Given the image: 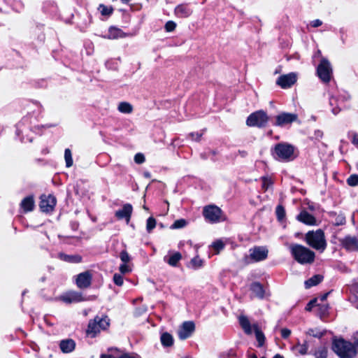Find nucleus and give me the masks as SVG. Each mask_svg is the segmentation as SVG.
<instances>
[{
	"instance_id": "nucleus-1",
	"label": "nucleus",
	"mask_w": 358,
	"mask_h": 358,
	"mask_svg": "<svg viewBox=\"0 0 358 358\" xmlns=\"http://www.w3.org/2000/svg\"><path fill=\"white\" fill-rule=\"evenodd\" d=\"M289 250L294 259L301 264H312L315 260V252L302 245L292 244Z\"/></svg>"
},
{
	"instance_id": "nucleus-2",
	"label": "nucleus",
	"mask_w": 358,
	"mask_h": 358,
	"mask_svg": "<svg viewBox=\"0 0 358 358\" xmlns=\"http://www.w3.org/2000/svg\"><path fill=\"white\" fill-rule=\"evenodd\" d=\"M305 239L308 245L320 252H323L327 248L324 233L321 229L308 231Z\"/></svg>"
},
{
	"instance_id": "nucleus-3",
	"label": "nucleus",
	"mask_w": 358,
	"mask_h": 358,
	"mask_svg": "<svg viewBox=\"0 0 358 358\" xmlns=\"http://www.w3.org/2000/svg\"><path fill=\"white\" fill-rule=\"evenodd\" d=\"M333 350L341 358H353L357 354L355 345L343 339L335 341Z\"/></svg>"
},
{
	"instance_id": "nucleus-4",
	"label": "nucleus",
	"mask_w": 358,
	"mask_h": 358,
	"mask_svg": "<svg viewBox=\"0 0 358 358\" xmlns=\"http://www.w3.org/2000/svg\"><path fill=\"white\" fill-rule=\"evenodd\" d=\"M273 155L278 160L292 161L295 158L294 148L290 144L280 143L275 145Z\"/></svg>"
},
{
	"instance_id": "nucleus-5",
	"label": "nucleus",
	"mask_w": 358,
	"mask_h": 358,
	"mask_svg": "<svg viewBox=\"0 0 358 358\" xmlns=\"http://www.w3.org/2000/svg\"><path fill=\"white\" fill-rule=\"evenodd\" d=\"M109 326V320L106 315H97L93 321L88 324L86 333L94 338L100 331L106 329Z\"/></svg>"
},
{
	"instance_id": "nucleus-6",
	"label": "nucleus",
	"mask_w": 358,
	"mask_h": 358,
	"mask_svg": "<svg viewBox=\"0 0 358 358\" xmlns=\"http://www.w3.org/2000/svg\"><path fill=\"white\" fill-rule=\"evenodd\" d=\"M268 121L267 114L263 110H258L248 116L246 124L249 127H264Z\"/></svg>"
},
{
	"instance_id": "nucleus-7",
	"label": "nucleus",
	"mask_w": 358,
	"mask_h": 358,
	"mask_svg": "<svg viewBox=\"0 0 358 358\" xmlns=\"http://www.w3.org/2000/svg\"><path fill=\"white\" fill-rule=\"evenodd\" d=\"M327 294L323 295L320 299H315L309 302L306 307V310L308 312L310 311H318L320 313H325L329 310V306L325 303Z\"/></svg>"
},
{
	"instance_id": "nucleus-8",
	"label": "nucleus",
	"mask_w": 358,
	"mask_h": 358,
	"mask_svg": "<svg viewBox=\"0 0 358 358\" xmlns=\"http://www.w3.org/2000/svg\"><path fill=\"white\" fill-rule=\"evenodd\" d=\"M317 73L319 78L324 83H329L332 75V68L329 62L327 59H322L319 64Z\"/></svg>"
},
{
	"instance_id": "nucleus-9",
	"label": "nucleus",
	"mask_w": 358,
	"mask_h": 358,
	"mask_svg": "<svg viewBox=\"0 0 358 358\" xmlns=\"http://www.w3.org/2000/svg\"><path fill=\"white\" fill-rule=\"evenodd\" d=\"M222 211L220 208L215 206L205 207L203 209V216L210 222H217L220 221Z\"/></svg>"
},
{
	"instance_id": "nucleus-10",
	"label": "nucleus",
	"mask_w": 358,
	"mask_h": 358,
	"mask_svg": "<svg viewBox=\"0 0 358 358\" xmlns=\"http://www.w3.org/2000/svg\"><path fill=\"white\" fill-rule=\"evenodd\" d=\"M297 118L298 116L295 113H282L276 116L275 125L284 127L296 121Z\"/></svg>"
},
{
	"instance_id": "nucleus-11",
	"label": "nucleus",
	"mask_w": 358,
	"mask_h": 358,
	"mask_svg": "<svg viewBox=\"0 0 358 358\" xmlns=\"http://www.w3.org/2000/svg\"><path fill=\"white\" fill-rule=\"evenodd\" d=\"M268 251L265 247L258 246L250 250V257L254 262H260L266 259Z\"/></svg>"
},
{
	"instance_id": "nucleus-12",
	"label": "nucleus",
	"mask_w": 358,
	"mask_h": 358,
	"mask_svg": "<svg viewBox=\"0 0 358 358\" xmlns=\"http://www.w3.org/2000/svg\"><path fill=\"white\" fill-rule=\"evenodd\" d=\"M56 205V199L52 195H43L41 197L40 208L43 212H50Z\"/></svg>"
},
{
	"instance_id": "nucleus-13",
	"label": "nucleus",
	"mask_w": 358,
	"mask_h": 358,
	"mask_svg": "<svg viewBox=\"0 0 358 358\" xmlns=\"http://www.w3.org/2000/svg\"><path fill=\"white\" fill-rule=\"evenodd\" d=\"M339 241L345 250L351 252L358 251V239L357 237L348 236L340 239Z\"/></svg>"
},
{
	"instance_id": "nucleus-14",
	"label": "nucleus",
	"mask_w": 358,
	"mask_h": 358,
	"mask_svg": "<svg viewBox=\"0 0 358 358\" xmlns=\"http://www.w3.org/2000/svg\"><path fill=\"white\" fill-rule=\"evenodd\" d=\"M195 329L194 323L192 321L185 322L178 330L179 338L185 340L190 336Z\"/></svg>"
},
{
	"instance_id": "nucleus-15",
	"label": "nucleus",
	"mask_w": 358,
	"mask_h": 358,
	"mask_svg": "<svg viewBox=\"0 0 358 358\" xmlns=\"http://www.w3.org/2000/svg\"><path fill=\"white\" fill-rule=\"evenodd\" d=\"M296 81V75L294 73L281 76L277 80V84L282 88H288Z\"/></svg>"
},
{
	"instance_id": "nucleus-16",
	"label": "nucleus",
	"mask_w": 358,
	"mask_h": 358,
	"mask_svg": "<svg viewBox=\"0 0 358 358\" xmlns=\"http://www.w3.org/2000/svg\"><path fill=\"white\" fill-rule=\"evenodd\" d=\"M92 274L90 271H85L78 274L76 277V285L80 289H85L91 285Z\"/></svg>"
},
{
	"instance_id": "nucleus-17",
	"label": "nucleus",
	"mask_w": 358,
	"mask_h": 358,
	"mask_svg": "<svg viewBox=\"0 0 358 358\" xmlns=\"http://www.w3.org/2000/svg\"><path fill=\"white\" fill-rule=\"evenodd\" d=\"M59 299L66 303H71L82 301L83 298L81 293L71 291L60 296Z\"/></svg>"
},
{
	"instance_id": "nucleus-18",
	"label": "nucleus",
	"mask_w": 358,
	"mask_h": 358,
	"mask_svg": "<svg viewBox=\"0 0 358 358\" xmlns=\"http://www.w3.org/2000/svg\"><path fill=\"white\" fill-rule=\"evenodd\" d=\"M132 213L131 205L127 203L123 206L122 208L115 212V215L118 219H126L127 223H129Z\"/></svg>"
},
{
	"instance_id": "nucleus-19",
	"label": "nucleus",
	"mask_w": 358,
	"mask_h": 358,
	"mask_svg": "<svg viewBox=\"0 0 358 358\" xmlns=\"http://www.w3.org/2000/svg\"><path fill=\"white\" fill-rule=\"evenodd\" d=\"M297 220L308 225H316L315 217L306 210L301 211L297 216Z\"/></svg>"
},
{
	"instance_id": "nucleus-20",
	"label": "nucleus",
	"mask_w": 358,
	"mask_h": 358,
	"mask_svg": "<svg viewBox=\"0 0 358 358\" xmlns=\"http://www.w3.org/2000/svg\"><path fill=\"white\" fill-rule=\"evenodd\" d=\"M175 15L181 18H186L192 13V10L185 4H180L176 7L174 10Z\"/></svg>"
},
{
	"instance_id": "nucleus-21",
	"label": "nucleus",
	"mask_w": 358,
	"mask_h": 358,
	"mask_svg": "<svg viewBox=\"0 0 358 358\" xmlns=\"http://www.w3.org/2000/svg\"><path fill=\"white\" fill-rule=\"evenodd\" d=\"M329 217L331 218L333 224L336 226L343 225L346 222L345 216L342 213L331 212Z\"/></svg>"
},
{
	"instance_id": "nucleus-22",
	"label": "nucleus",
	"mask_w": 358,
	"mask_h": 358,
	"mask_svg": "<svg viewBox=\"0 0 358 358\" xmlns=\"http://www.w3.org/2000/svg\"><path fill=\"white\" fill-rule=\"evenodd\" d=\"M238 320L240 325L243 330L244 331V332L248 335L251 334L252 332V329L253 327L252 325H251L248 318L246 316L241 315L239 317Z\"/></svg>"
},
{
	"instance_id": "nucleus-23",
	"label": "nucleus",
	"mask_w": 358,
	"mask_h": 358,
	"mask_svg": "<svg viewBox=\"0 0 358 358\" xmlns=\"http://www.w3.org/2000/svg\"><path fill=\"white\" fill-rule=\"evenodd\" d=\"M34 201L32 196L24 198L21 202V207L24 212H29L34 209Z\"/></svg>"
},
{
	"instance_id": "nucleus-24",
	"label": "nucleus",
	"mask_w": 358,
	"mask_h": 358,
	"mask_svg": "<svg viewBox=\"0 0 358 358\" xmlns=\"http://www.w3.org/2000/svg\"><path fill=\"white\" fill-rule=\"evenodd\" d=\"M181 259V254L178 252H176L170 255L169 257H165L164 261L166 262L170 266H176Z\"/></svg>"
},
{
	"instance_id": "nucleus-25",
	"label": "nucleus",
	"mask_w": 358,
	"mask_h": 358,
	"mask_svg": "<svg viewBox=\"0 0 358 358\" xmlns=\"http://www.w3.org/2000/svg\"><path fill=\"white\" fill-rule=\"evenodd\" d=\"M250 289L253 295L258 298H263L264 291L263 287L259 282H254L250 286Z\"/></svg>"
},
{
	"instance_id": "nucleus-26",
	"label": "nucleus",
	"mask_w": 358,
	"mask_h": 358,
	"mask_svg": "<svg viewBox=\"0 0 358 358\" xmlns=\"http://www.w3.org/2000/svg\"><path fill=\"white\" fill-rule=\"evenodd\" d=\"M75 348V343L73 340L69 339L62 341L60 343V348L63 352L67 353L71 352Z\"/></svg>"
},
{
	"instance_id": "nucleus-27",
	"label": "nucleus",
	"mask_w": 358,
	"mask_h": 358,
	"mask_svg": "<svg viewBox=\"0 0 358 358\" xmlns=\"http://www.w3.org/2000/svg\"><path fill=\"white\" fill-rule=\"evenodd\" d=\"M124 36L122 31L115 27H110L107 36L105 37L108 39H117Z\"/></svg>"
},
{
	"instance_id": "nucleus-28",
	"label": "nucleus",
	"mask_w": 358,
	"mask_h": 358,
	"mask_svg": "<svg viewBox=\"0 0 358 358\" xmlns=\"http://www.w3.org/2000/svg\"><path fill=\"white\" fill-rule=\"evenodd\" d=\"M323 280L321 275H315L305 282L306 288H310L313 286L318 285Z\"/></svg>"
},
{
	"instance_id": "nucleus-29",
	"label": "nucleus",
	"mask_w": 358,
	"mask_h": 358,
	"mask_svg": "<svg viewBox=\"0 0 358 358\" xmlns=\"http://www.w3.org/2000/svg\"><path fill=\"white\" fill-rule=\"evenodd\" d=\"M118 110L122 113L130 114L133 112V106L131 103L122 101L118 104Z\"/></svg>"
},
{
	"instance_id": "nucleus-30",
	"label": "nucleus",
	"mask_w": 358,
	"mask_h": 358,
	"mask_svg": "<svg viewBox=\"0 0 358 358\" xmlns=\"http://www.w3.org/2000/svg\"><path fill=\"white\" fill-rule=\"evenodd\" d=\"M252 327H253V329H254L255 335H256V338L259 343V345L262 346L264 343V339H265L264 335L262 332V331L259 329L257 324H253Z\"/></svg>"
},
{
	"instance_id": "nucleus-31",
	"label": "nucleus",
	"mask_w": 358,
	"mask_h": 358,
	"mask_svg": "<svg viewBox=\"0 0 358 358\" xmlns=\"http://www.w3.org/2000/svg\"><path fill=\"white\" fill-rule=\"evenodd\" d=\"M60 257L63 260L71 263H79L81 262L82 259L81 257L79 255H66L61 254Z\"/></svg>"
},
{
	"instance_id": "nucleus-32",
	"label": "nucleus",
	"mask_w": 358,
	"mask_h": 358,
	"mask_svg": "<svg viewBox=\"0 0 358 358\" xmlns=\"http://www.w3.org/2000/svg\"><path fill=\"white\" fill-rule=\"evenodd\" d=\"M161 341L163 345L170 347L173 345V337L168 333H164L161 336Z\"/></svg>"
},
{
	"instance_id": "nucleus-33",
	"label": "nucleus",
	"mask_w": 358,
	"mask_h": 358,
	"mask_svg": "<svg viewBox=\"0 0 358 358\" xmlns=\"http://www.w3.org/2000/svg\"><path fill=\"white\" fill-rule=\"evenodd\" d=\"M64 159L66 166L71 167L73 165V159L71 151L69 148H66L64 151Z\"/></svg>"
},
{
	"instance_id": "nucleus-34",
	"label": "nucleus",
	"mask_w": 358,
	"mask_h": 358,
	"mask_svg": "<svg viewBox=\"0 0 358 358\" xmlns=\"http://www.w3.org/2000/svg\"><path fill=\"white\" fill-rule=\"evenodd\" d=\"M98 10H99L102 15L105 16H109L110 15H111L113 12V8L111 7L106 6L103 4H100L98 8Z\"/></svg>"
},
{
	"instance_id": "nucleus-35",
	"label": "nucleus",
	"mask_w": 358,
	"mask_h": 358,
	"mask_svg": "<svg viewBox=\"0 0 358 358\" xmlns=\"http://www.w3.org/2000/svg\"><path fill=\"white\" fill-rule=\"evenodd\" d=\"M347 183L349 186L355 187L358 185V175L352 174L347 179Z\"/></svg>"
},
{
	"instance_id": "nucleus-36",
	"label": "nucleus",
	"mask_w": 358,
	"mask_h": 358,
	"mask_svg": "<svg viewBox=\"0 0 358 358\" xmlns=\"http://www.w3.org/2000/svg\"><path fill=\"white\" fill-rule=\"evenodd\" d=\"M156 226V220L153 217H150L147 220L146 229L148 232H150Z\"/></svg>"
},
{
	"instance_id": "nucleus-37",
	"label": "nucleus",
	"mask_w": 358,
	"mask_h": 358,
	"mask_svg": "<svg viewBox=\"0 0 358 358\" xmlns=\"http://www.w3.org/2000/svg\"><path fill=\"white\" fill-rule=\"evenodd\" d=\"M275 213L278 219L279 220H282L285 216V208L282 206L278 205L276 207Z\"/></svg>"
},
{
	"instance_id": "nucleus-38",
	"label": "nucleus",
	"mask_w": 358,
	"mask_h": 358,
	"mask_svg": "<svg viewBox=\"0 0 358 358\" xmlns=\"http://www.w3.org/2000/svg\"><path fill=\"white\" fill-rule=\"evenodd\" d=\"M187 224V221L184 219L177 220L174 222L173 225L171 226V229H180L185 227Z\"/></svg>"
},
{
	"instance_id": "nucleus-39",
	"label": "nucleus",
	"mask_w": 358,
	"mask_h": 358,
	"mask_svg": "<svg viewBox=\"0 0 358 358\" xmlns=\"http://www.w3.org/2000/svg\"><path fill=\"white\" fill-rule=\"evenodd\" d=\"M212 247L217 254L224 248V244L222 241L217 240L213 243Z\"/></svg>"
},
{
	"instance_id": "nucleus-40",
	"label": "nucleus",
	"mask_w": 358,
	"mask_h": 358,
	"mask_svg": "<svg viewBox=\"0 0 358 358\" xmlns=\"http://www.w3.org/2000/svg\"><path fill=\"white\" fill-rule=\"evenodd\" d=\"M190 264L194 268H198L202 266L203 262L199 257H196L191 260Z\"/></svg>"
},
{
	"instance_id": "nucleus-41",
	"label": "nucleus",
	"mask_w": 358,
	"mask_h": 358,
	"mask_svg": "<svg viewBox=\"0 0 358 358\" xmlns=\"http://www.w3.org/2000/svg\"><path fill=\"white\" fill-rule=\"evenodd\" d=\"M113 282L117 286H122L123 285V277L121 274L115 273L113 275Z\"/></svg>"
},
{
	"instance_id": "nucleus-42",
	"label": "nucleus",
	"mask_w": 358,
	"mask_h": 358,
	"mask_svg": "<svg viewBox=\"0 0 358 358\" xmlns=\"http://www.w3.org/2000/svg\"><path fill=\"white\" fill-rule=\"evenodd\" d=\"M120 257L122 262L124 264H127L130 261V256L126 250H123L120 252Z\"/></svg>"
},
{
	"instance_id": "nucleus-43",
	"label": "nucleus",
	"mask_w": 358,
	"mask_h": 358,
	"mask_svg": "<svg viewBox=\"0 0 358 358\" xmlns=\"http://www.w3.org/2000/svg\"><path fill=\"white\" fill-rule=\"evenodd\" d=\"M176 27V24L173 21H168L165 24L166 31H172Z\"/></svg>"
},
{
	"instance_id": "nucleus-44",
	"label": "nucleus",
	"mask_w": 358,
	"mask_h": 358,
	"mask_svg": "<svg viewBox=\"0 0 358 358\" xmlns=\"http://www.w3.org/2000/svg\"><path fill=\"white\" fill-rule=\"evenodd\" d=\"M145 160V156L142 153H137L134 156V161L136 164H142Z\"/></svg>"
},
{
	"instance_id": "nucleus-45",
	"label": "nucleus",
	"mask_w": 358,
	"mask_h": 358,
	"mask_svg": "<svg viewBox=\"0 0 358 358\" xmlns=\"http://www.w3.org/2000/svg\"><path fill=\"white\" fill-rule=\"evenodd\" d=\"M271 184L272 181L271 179L266 177L262 178V188L264 190H266Z\"/></svg>"
},
{
	"instance_id": "nucleus-46",
	"label": "nucleus",
	"mask_w": 358,
	"mask_h": 358,
	"mask_svg": "<svg viewBox=\"0 0 358 358\" xmlns=\"http://www.w3.org/2000/svg\"><path fill=\"white\" fill-rule=\"evenodd\" d=\"M202 136V134H199L198 132H192L189 134V138L196 141H199Z\"/></svg>"
},
{
	"instance_id": "nucleus-47",
	"label": "nucleus",
	"mask_w": 358,
	"mask_h": 358,
	"mask_svg": "<svg viewBox=\"0 0 358 358\" xmlns=\"http://www.w3.org/2000/svg\"><path fill=\"white\" fill-rule=\"evenodd\" d=\"M120 271L121 273L124 274L131 271V268L127 264H123L120 266Z\"/></svg>"
},
{
	"instance_id": "nucleus-48",
	"label": "nucleus",
	"mask_w": 358,
	"mask_h": 358,
	"mask_svg": "<svg viewBox=\"0 0 358 358\" xmlns=\"http://www.w3.org/2000/svg\"><path fill=\"white\" fill-rule=\"evenodd\" d=\"M327 355V350L322 349L317 352L316 358H326Z\"/></svg>"
},
{
	"instance_id": "nucleus-49",
	"label": "nucleus",
	"mask_w": 358,
	"mask_h": 358,
	"mask_svg": "<svg viewBox=\"0 0 358 358\" xmlns=\"http://www.w3.org/2000/svg\"><path fill=\"white\" fill-rule=\"evenodd\" d=\"M352 143L353 145L358 147V134L354 133L352 134Z\"/></svg>"
},
{
	"instance_id": "nucleus-50",
	"label": "nucleus",
	"mask_w": 358,
	"mask_h": 358,
	"mask_svg": "<svg viewBox=\"0 0 358 358\" xmlns=\"http://www.w3.org/2000/svg\"><path fill=\"white\" fill-rule=\"evenodd\" d=\"M281 334H282V336L283 338H286L289 337V336L291 334V331L289 329H282L281 330Z\"/></svg>"
},
{
	"instance_id": "nucleus-51",
	"label": "nucleus",
	"mask_w": 358,
	"mask_h": 358,
	"mask_svg": "<svg viewBox=\"0 0 358 358\" xmlns=\"http://www.w3.org/2000/svg\"><path fill=\"white\" fill-rule=\"evenodd\" d=\"M322 24V22L320 20H315L312 21L310 23V24L313 27H318L321 26Z\"/></svg>"
},
{
	"instance_id": "nucleus-52",
	"label": "nucleus",
	"mask_w": 358,
	"mask_h": 358,
	"mask_svg": "<svg viewBox=\"0 0 358 358\" xmlns=\"http://www.w3.org/2000/svg\"><path fill=\"white\" fill-rule=\"evenodd\" d=\"M355 347L358 348V332H357L354 336V344Z\"/></svg>"
},
{
	"instance_id": "nucleus-53",
	"label": "nucleus",
	"mask_w": 358,
	"mask_h": 358,
	"mask_svg": "<svg viewBox=\"0 0 358 358\" xmlns=\"http://www.w3.org/2000/svg\"><path fill=\"white\" fill-rule=\"evenodd\" d=\"M354 290L355 292L358 294V282H356L355 285H354ZM358 303V298H357V301L355 302V306H356V305Z\"/></svg>"
},
{
	"instance_id": "nucleus-54",
	"label": "nucleus",
	"mask_w": 358,
	"mask_h": 358,
	"mask_svg": "<svg viewBox=\"0 0 358 358\" xmlns=\"http://www.w3.org/2000/svg\"><path fill=\"white\" fill-rule=\"evenodd\" d=\"M119 358H135V357L129 355V354H124V355H121Z\"/></svg>"
},
{
	"instance_id": "nucleus-55",
	"label": "nucleus",
	"mask_w": 358,
	"mask_h": 358,
	"mask_svg": "<svg viewBox=\"0 0 358 358\" xmlns=\"http://www.w3.org/2000/svg\"><path fill=\"white\" fill-rule=\"evenodd\" d=\"M148 307H145V306H143L142 308L139 309L138 311L139 313H143V312H146V311H148Z\"/></svg>"
},
{
	"instance_id": "nucleus-56",
	"label": "nucleus",
	"mask_w": 358,
	"mask_h": 358,
	"mask_svg": "<svg viewBox=\"0 0 358 358\" xmlns=\"http://www.w3.org/2000/svg\"><path fill=\"white\" fill-rule=\"evenodd\" d=\"M143 175L145 178H150L151 177V173L148 171L144 172Z\"/></svg>"
},
{
	"instance_id": "nucleus-57",
	"label": "nucleus",
	"mask_w": 358,
	"mask_h": 358,
	"mask_svg": "<svg viewBox=\"0 0 358 358\" xmlns=\"http://www.w3.org/2000/svg\"><path fill=\"white\" fill-rule=\"evenodd\" d=\"M101 358H114L113 356L109 355H102Z\"/></svg>"
},
{
	"instance_id": "nucleus-58",
	"label": "nucleus",
	"mask_w": 358,
	"mask_h": 358,
	"mask_svg": "<svg viewBox=\"0 0 358 358\" xmlns=\"http://www.w3.org/2000/svg\"><path fill=\"white\" fill-rule=\"evenodd\" d=\"M339 110H337V109L334 108V109L332 110V112H333V113H334V114H335V115H336V114H337V113L339 112Z\"/></svg>"
},
{
	"instance_id": "nucleus-59",
	"label": "nucleus",
	"mask_w": 358,
	"mask_h": 358,
	"mask_svg": "<svg viewBox=\"0 0 358 358\" xmlns=\"http://www.w3.org/2000/svg\"><path fill=\"white\" fill-rule=\"evenodd\" d=\"M273 358H283L282 357H281L280 355H275Z\"/></svg>"
},
{
	"instance_id": "nucleus-60",
	"label": "nucleus",
	"mask_w": 358,
	"mask_h": 358,
	"mask_svg": "<svg viewBox=\"0 0 358 358\" xmlns=\"http://www.w3.org/2000/svg\"><path fill=\"white\" fill-rule=\"evenodd\" d=\"M322 133L321 131H318L317 136H322Z\"/></svg>"
},
{
	"instance_id": "nucleus-61",
	"label": "nucleus",
	"mask_w": 358,
	"mask_h": 358,
	"mask_svg": "<svg viewBox=\"0 0 358 358\" xmlns=\"http://www.w3.org/2000/svg\"><path fill=\"white\" fill-rule=\"evenodd\" d=\"M143 208H144L145 210H148V208H146V206H143Z\"/></svg>"
},
{
	"instance_id": "nucleus-62",
	"label": "nucleus",
	"mask_w": 358,
	"mask_h": 358,
	"mask_svg": "<svg viewBox=\"0 0 358 358\" xmlns=\"http://www.w3.org/2000/svg\"><path fill=\"white\" fill-rule=\"evenodd\" d=\"M141 300L139 299H137L135 301H140Z\"/></svg>"
},
{
	"instance_id": "nucleus-63",
	"label": "nucleus",
	"mask_w": 358,
	"mask_h": 358,
	"mask_svg": "<svg viewBox=\"0 0 358 358\" xmlns=\"http://www.w3.org/2000/svg\"><path fill=\"white\" fill-rule=\"evenodd\" d=\"M356 308L358 309V303L356 305Z\"/></svg>"
},
{
	"instance_id": "nucleus-64",
	"label": "nucleus",
	"mask_w": 358,
	"mask_h": 358,
	"mask_svg": "<svg viewBox=\"0 0 358 358\" xmlns=\"http://www.w3.org/2000/svg\"><path fill=\"white\" fill-rule=\"evenodd\" d=\"M262 358H266V357H262Z\"/></svg>"
}]
</instances>
